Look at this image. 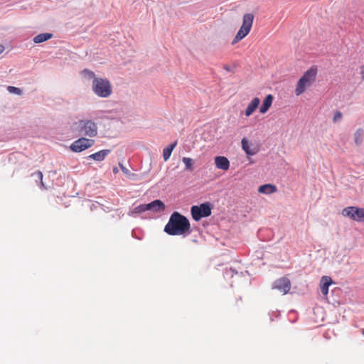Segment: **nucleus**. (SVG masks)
Masks as SVG:
<instances>
[{"mask_svg": "<svg viewBox=\"0 0 364 364\" xmlns=\"http://www.w3.org/2000/svg\"><path fill=\"white\" fill-rule=\"evenodd\" d=\"M109 153V150L108 149L101 150L98 152L91 154L89 157L95 161H101L105 159Z\"/></svg>", "mask_w": 364, "mask_h": 364, "instance_id": "17", "label": "nucleus"}, {"mask_svg": "<svg viewBox=\"0 0 364 364\" xmlns=\"http://www.w3.org/2000/svg\"><path fill=\"white\" fill-rule=\"evenodd\" d=\"M362 333L364 336V328L362 330Z\"/></svg>", "mask_w": 364, "mask_h": 364, "instance_id": "31", "label": "nucleus"}, {"mask_svg": "<svg viewBox=\"0 0 364 364\" xmlns=\"http://www.w3.org/2000/svg\"><path fill=\"white\" fill-rule=\"evenodd\" d=\"M7 89H8L9 92L15 93V94H17V95H21V89H19L18 87H13V86H9Z\"/></svg>", "mask_w": 364, "mask_h": 364, "instance_id": "24", "label": "nucleus"}, {"mask_svg": "<svg viewBox=\"0 0 364 364\" xmlns=\"http://www.w3.org/2000/svg\"><path fill=\"white\" fill-rule=\"evenodd\" d=\"M121 168L122 169V171H126V168L123 166H121Z\"/></svg>", "mask_w": 364, "mask_h": 364, "instance_id": "29", "label": "nucleus"}, {"mask_svg": "<svg viewBox=\"0 0 364 364\" xmlns=\"http://www.w3.org/2000/svg\"><path fill=\"white\" fill-rule=\"evenodd\" d=\"M360 73L362 76V80H364V65L360 66Z\"/></svg>", "mask_w": 364, "mask_h": 364, "instance_id": "26", "label": "nucleus"}, {"mask_svg": "<svg viewBox=\"0 0 364 364\" xmlns=\"http://www.w3.org/2000/svg\"><path fill=\"white\" fill-rule=\"evenodd\" d=\"M52 37H53L52 33H41L34 37L33 42L35 43H41L45 42L46 41L50 39Z\"/></svg>", "mask_w": 364, "mask_h": 364, "instance_id": "18", "label": "nucleus"}, {"mask_svg": "<svg viewBox=\"0 0 364 364\" xmlns=\"http://www.w3.org/2000/svg\"><path fill=\"white\" fill-rule=\"evenodd\" d=\"M147 211L146 204H141L135 207L132 211L129 212V215L134 216V214H139Z\"/></svg>", "mask_w": 364, "mask_h": 364, "instance_id": "20", "label": "nucleus"}, {"mask_svg": "<svg viewBox=\"0 0 364 364\" xmlns=\"http://www.w3.org/2000/svg\"><path fill=\"white\" fill-rule=\"evenodd\" d=\"M274 97L272 95L266 96L262 102L261 107H259V112L261 114H265L271 107L273 102Z\"/></svg>", "mask_w": 364, "mask_h": 364, "instance_id": "15", "label": "nucleus"}, {"mask_svg": "<svg viewBox=\"0 0 364 364\" xmlns=\"http://www.w3.org/2000/svg\"><path fill=\"white\" fill-rule=\"evenodd\" d=\"M94 143L95 141L93 139L82 137L71 144L70 149L75 152H80L91 147Z\"/></svg>", "mask_w": 364, "mask_h": 364, "instance_id": "8", "label": "nucleus"}, {"mask_svg": "<svg viewBox=\"0 0 364 364\" xmlns=\"http://www.w3.org/2000/svg\"><path fill=\"white\" fill-rule=\"evenodd\" d=\"M191 212L193 220L198 221L201 218L208 217L211 215V208L208 203H202L198 206H192Z\"/></svg>", "mask_w": 364, "mask_h": 364, "instance_id": "7", "label": "nucleus"}, {"mask_svg": "<svg viewBox=\"0 0 364 364\" xmlns=\"http://www.w3.org/2000/svg\"><path fill=\"white\" fill-rule=\"evenodd\" d=\"M258 191L260 193L271 194L277 191V187L272 184H264L259 187Z\"/></svg>", "mask_w": 364, "mask_h": 364, "instance_id": "16", "label": "nucleus"}, {"mask_svg": "<svg viewBox=\"0 0 364 364\" xmlns=\"http://www.w3.org/2000/svg\"><path fill=\"white\" fill-rule=\"evenodd\" d=\"M254 18L255 16L252 14H246L243 16L242 26L232 42V45L238 43L249 34L253 24Z\"/></svg>", "mask_w": 364, "mask_h": 364, "instance_id": "4", "label": "nucleus"}, {"mask_svg": "<svg viewBox=\"0 0 364 364\" xmlns=\"http://www.w3.org/2000/svg\"><path fill=\"white\" fill-rule=\"evenodd\" d=\"M273 289H277L283 294H286L291 289V282L286 277L279 278L274 282Z\"/></svg>", "mask_w": 364, "mask_h": 364, "instance_id": "9", "label": "nucleus"}, {"mask_svg": "<svg viewBox=\"0 0 364 364\" xmlns=\"http://www.w3.org/2000/svg\"><path fill=\"white\" fill-rule=\"evenodd\" d=\"M176 145H177V141H175L163 150V158L165 161H166L169 159V158L171 155V153Z\"/></svg>", "mask_w": 364, "mask_h": 364, "instance_id": "19", "label": "nucleus"}, {"mask_svg": "<svg viewBox=\"0 0 364 364\" xmlns=\"http://www.w3.org/2000/svg\"><path fill=\"white\" fill-rule=\"evenodd\" d=\"M342 118V113L339 111H337L333 116V122H336L338 120H340Z\"/></svg>", "mask_w": 364, "mask_h": 364, "instance_id": "25", "label": "nucleus"}, {"mask_svg": "<svg viewBox=\"0 0 364 364\" xmlns=\"http://www.w3.org/2000/svg\"><path fill=\"white\" fill-rule=\"evenodd\" d=\"M185 164L186 169L192 171L193 170V161L188 157H183L182 159Z\"/></svg>", "mask_w": 364, "mask_h": 364, "instance_id": "22", "label": "nucleus"}, {"mask_svg": "<svg viewBox=\"0 0 364 364\" xmlns=\"http://www.w3.org/2000/svg\"><path fill=\"white\" fill-rule=\"evenodd\" d=\"M4 50V47L2 45H0V54L2 53Z\"/></svg>", "mask_w": 364, "mask_h": 364, "instance_id": "27", "label": "nucleus"}, {"mask_svg": "<svg viewBox=\"0 0 364 364\" xmlns=\"http://www.w3.org/2000/svg\"><path fill=\"white\" fill-rule=\"evenodd\" d=\"M189 220L178 212L171 215L164 231L170 235H181L190 232Z\"/></svg>", "mask_w": 364, "mask_h": 364, "instance_id": "1", "label": "nucleus"}, {"mask_svg": "<svg viewBox=\"0 0 364 364\" xmlns=\"http://www.w3.org/2000/svg\"><path fill=\"white\" fill-rule=\"evenodd\" d=\"M317 68L315 66L311 67L307 70L301 77L297 82L295 94L296 96L301 95L306 88L309 87L316 80Z\"/></svg>", "mask_w": 364, "mask_h": 364, "instance_id": "3", "label": "nucleus"}, {"mask_svg": "<svg viewBox=\"0 0 364 364\" xmlns=\"http://www.w3.org/2000/svg\"><path fill=\"white\" fill-rule=\"evenodd\" d=\"M147 210L153 212H160L165 210L164 203L160 200H155L150 203L146 204Z\"/></svg>", "mask_w": 364, "mask_h": 364, "instance_id": "12", "label": "nucleus"}, {"mask_svg": "<svg viewBox=\"0 0 364 364\" xmlns=\"http://www.w3.org/2000/svg\"><path fill=\"white\" fill-rule=\"evenodd\" d=\"M78 129L81 134L90 137L95 136L97 134V126L92 120H80Z\"/></svg>", "mask_w": 364, "mask_h": 364, "instance_id": "5", "label": "nucleus"}, {"mask_svg": "<svg viewBox=\"0 0 364 364\" xmlns=\"http://www.w3.org/2000/svg\"><path fill=\"white\" fill-rule=\"evenodd\" d=\"M33 176L36 177V179L40 181L41 188L43 189H47L44 182L43 181V173L41 171H37L32 174Z\"/></svg>", "mask_w": 364, "mask_h": 364, "instance_id": "23", "label": "nucleus"}, {"mask_svg": "<svg viewBox=\"0 0 364 364\" xmlns=\"http://www.w3.org/2000/svg\"><path fill=\"white\" fill-rule=\"evenodd\" d=\"M259 104H260L259 98L257 97H254L250 101V102L247 105V107H246V109L245 110V115L247 117L251 116L257 110Z\"/></svg>", "mask_w": 364, "mask_h": 364, "instance_id": "10", "label": "nucleus"}, {"mask_svg": "<svg viewBox=\"0 0 364 364\" xmlns=\"http://www.w3.org/2000/svg\"><path fill=\"white\" fill-rule=\"evenodd\" d=\"M87 73L90 77L93 78L92 80V90L96 95L100 97H108L112 92V85L110 82L104 78L95 77L93 72L90 70H85Z\"/></svg>", "mask_w": 364, "mask_h": 364, "instance_id": "2", "label": "nucleus"}, {"mask_svg": "<svg viewBox=\"0 0 364 364\" xmlns=\"http://www.w3.org/2000/svg\"><path fill=\"white\" fill-rule=\"evenodd\" d=\"M342 215L357 222H364V208L346 207L343 209Z\"/></svg>", "mask_w": 364, "mask_h": 364, "instance_id": "6", "label": "nucleus"}, {"mask_svg": "<svg viewBox=\"0 0 364 364\" xmlns=\"http://www.w3.org/2000/svg\"><path fill=\"white\" fill-rule=\"evenodd\" d=\"M117 171H118V170L117 168H114V172H117Z\"/></svg>", "mask_w": 364, "mask_h": 364, "instance_id": "30", "label": "nucleus"}, {"mask_svg": "<svg viewBox=\"0 0 364 364\" xmlns=\"http://www.w3.org/2000/svg\"><path fill=\"white\" fill-rule=\"evenodd\" d=\"M333 283V281L330 277L323 276L321 277L320 289L321 293L326 296L328 293V287Z\"/></svg>", "mask_w": 364, "mask_h": 364, "instance_id": "14", "label": "nucleus"}, {"mask_svg": "<svg viewBox=\"0 0 364 364\" xmlns=\"http://www.w3.org/2000/svg\"><path fill=\"white\" fill-rule=\"evenodd\" d=\"M242 148L247 155L253 156L255 155L258 151L259 149L256 146L251 147L248 140L246 138H243L241 141Z\"/></svg>", "mask_w": 364, "mask_h": 364, "instance_id": "13", "label": "nucleus"}, {"mask_svg": "<svg viewBox=\"0 0 364 364\" xmlns=\"http://www.w3.org/2000/svg\"><path fill=\"white\" fill-rule=\"evenodd\" d=\"M224 69H225L227 71H230V68L228 65H225Z\"/></svg>", "mask_w": 364, "mask_h": 364, "instance_id": "28", "label": "nucleus"}, {"mask_svg": "<svg viewBox=\"0 0 364 364\" xmlns=\"http://www.w3.org/2000/svg\"><path fill=\"white\" fill-rule=\"evenodd\" d=\"M215 166L221 170L228 171L230 168V161L225 156H218L215 157Z\"/></svg>", "mask_w": 364, "mask_h": 364, "instance_id": "11", "label": "nucleus"}, {"mask_svg": "<svg viewBox=\"0 0 364 364\" xmlns=\"http://www.w3.org/2000/svg\"><path fill=\"white\" fill-rule=\"evenodd\" d=\"M363 138V130L358 129L355 133V143L357 145L361 144Z\"/></svg>", "mask_w": 364, "mask_h": 364, "instance_id": "21", "label": "nucleus"}]
</instances>
